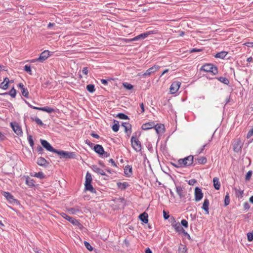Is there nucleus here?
<instances>
[{
    "label": "nucleus",
    "mask_w": 253,
    "mask_h": 253,
    "mask_svg": "<svg viewBox=\"0 0 253 253\" xmlns=\"http://www.w3.org/2000/svg\"><path fill=\"white\" fill-rule=\"evenodd\" d=\"M55 153L59 156L60 159H75L76 157V153L74 152L56 150Z\"/></svg>",
    "instance_id": "obj_1"
},
{
    "label": "nucleus",
    "mask_w": 253,
    "mask_h": 253,
    "mask_svg": "<svg viewBox=\"0 0 253 253\" xmlns=\"http://www.w3.org/2000/svg\"><path fill=\"white\" fill-rule=\"evenodd\" d=\"M136 136V132L134 133L130 140L131 146L136 152H140L142 149L141 144L140 141L137 138Z\"/></svg>",
    "instance_id": "obj_2"
},
{
    "label": "nucleus",
    "mask_w": 253,
    "mask_h": 253,
    "mask_svg": "<svg viewBox=\"0 0 253 253\" xmlns=\"http://www.w3.org/2000/svg\"><path fill=\"white\" fill-rule=\"evenodd\" d=\"M201 71H204L206 72H211L215 75L217 74V68L212 64H206L203 65L200 68Z\"/></svg>",
    "instance_id": "obj_3"
},
{
    "label": "nucleus",
    "mask_w": 253,
    "mask_h": 253,
    "mask_svg": "<svg viewBox=\"0 0 253 253\" xmlns=\"http://www.w3.org/2000/svg\"><path fill=\"white\" fill-rule=\"evenodd\" d=\"M181 168L187 167L192 165L194 163V157L189 155L183 159H179Z\"/></svg>",
    "instance_id": "obj_4"
},
{
    "label": "nucleus",
    "mask_w": 253,
    "mask_h": 253,
    "mask_svg": "<svg viewBox=\"0 0 253 253\" xmlns=\"http://www.w3.org/2000/svg\"><path fill=\"white\" fill-rule=\"evenodd\" d=\"M60 215L63 218H64L65 219L69 221L70 222H71L74 225L77 226L79 227L80 228L82 227V225L80 223L79 221L78 220L76 219V218L68 215L64 212L61 213Z\"/></svg>",
    "instance_id": "obj_5"
},
{
    "label": "nucleus",
    "mask_w": 253,
    "mask_h": 253,
    "mask_svg": "<svg viewBox=\"0 0 253 253\" xmlns=\"http://www.w3.org/2000/svg\"><path fill=\"white\" fill-rule=\"evenodd\" d=\"M51 54H50V51L48 50H44L42 52L39 57L38 58L35 59V61H38L40 62H43L48 57H49Z\"/></svg>",
    "instance_id": "obj_6"
},
{
    "label": "nucleus",
    "mask_w": 253,
    "mask_h": 253,
    "mask_svg": "<svg viewBox=\"0 0 253 253\" xmlns=\"http://www.w3.org/2000/svg\"><path fill=\"white\" fill-rule=\"evenodd\" d=\"M40 141L42 146L47 151L55 153L57 149H54L48 141L42 139Z\"/></svg>",
    "instance_id": "obj_7"
},
{
    "label": "nucleus",
    "mask_w": 253,
    "mask_h": 253,
    "mask_svg": "<svg viewBox=\"0 0 253 253\" xmlns=\"http://www.w3.org/2000/svg\"><path fill=\"white\" fill-rule=\"evenodd\" d=\"M2 195L11 204H17L18 201L14 198V196L8 192H3Z\"/></svg>",
    "instance_id": "obj_8"
},
{
    "label": "nucleus",
    "mask_w": 253,
    "mask_h": 253,
    "mask_svg": "<svg viewBox=\"0 0 253 253\" xmlns=\"http://www.w3.org/2000/svg\"><path fill=\"white\" fill-rule=\"evenodd\" d=\"M160 68V67L158 65H155L152 67L147 69L146 72L142 74V76L145 77L151 75L152 73L156 72Z\"/></svg>",
    "instance_id": "obj_9"
},
{
    "label": "nucleus",
    "mask_w": 253,
    "mask_h": 253,
    "mask_svg": "<svg viewBox=\"0 0 253 253\" xmlns=\"http://www.w3.org/2000/svg\"><path fill=\"white\" fill-rule=\"evenodd\" d=\"M181 85V83L179 81H175L173 82L170 87V91L171 94H174L176 93L177 90L179 89L180 86Z\"/></svg>",
    "instance_id": "obj_10"
},
{
    "label": "nucleus",
    "mask_w": 253,
    "mask_h": 253,
    "mask_svg": "<svg viewBox=\"0 0 253 253\" xmlns=\"http://www.w3.org/2000/svg\"><path fill=\"white\" fill-rule=\"evenodd\" d=\"M10 125H11V126L13 130L14 131V132L16 134H17L18 135H22V134L23 133L22 129L17 123H16L15 122L11 123Z\"/></svg>",
    "instance_id": "obj_11"
},
{
    "label": "nucleus",
    "mask_w": 253,
    "mask_h": 253,
    "mask_svg": "<svg viewBox=\"0 0 253 253\" xmlns=\"http://www.w3.org/2000/svg\"><path fill=\"white\" fill-rule=\"evenodd\" d=\"M195 200L196 201H200L203 197V193L201 188L196 187L195 188Z\"/></svg>",
    "instance_id": "obj_12"
},
{
    "label": "nucleus",
    "mask_w": 253,
    "mask_h": 253,
    "mask_svg": "<svg viewBox=\"0 0 253 253\" xmlns=\"http://www.w3.org/2000/svg\"><path fill=\"white\" fill-rule=\"evenodd\" d=\"M176 192L180 199H183L185 196V190L183 187L176 185Z\"/></svg>",
    "instance_id": "obj_13"
},
{
    "label": "nucleus",
    "mask_w": 253,
    "mask_h": 253,
    "mask_svg": "<svg viewBox=\"0 0 253 253\" xmlns=\"http://www.w3.org/2000/svg\"><path fill=\"white\" fill-rule=\"evenodd\" d=\"M243 146V143L242 141L238 139L234 143L233 145V150L235 152H240L241 149L242 147Z\"/></svg>",
    "instance_id": "obj_14"
},
{
    "label": "nucleus",
    "mask_w": 253,
    "mask_h": 253,
    "mask_svg": "<svg viewBox=\"0 0 253 253\" xmlns=\"http://www.w3.org/2000/svg\"><path fill=\"white\" fill-rule=\"evenodd\" d=\"M155 126V122L153 121L149 122L148 123H146L143 124L141 126V128L143 130H147L152 128H154Z\"/></svg>",
    "instance_id": "obj_15"
},
{
    "label": "nucleus",
    "mask_w": 253,
    "mask_h": 253,
    "mask_svg": "<svg viewBox=\"0 0 253 253\" xmlns=\"http://www.w3.org/2000/svg\"><path fill=\"white\" fill-rule=\"evenodd\" d=\"M154 128L158 134L162 133L165 131V126L162 124H155Z\"/></svg>",
    "instance_id": "obj_16"
},
{
    "label": "nucleus",
    "mask_w": 253,
    "mask_h": 253,
    "mask_svg": "<svg viewBox=\"0 0 253 253\" xmlns=\"http://www.w3.org/2000/svg\"><path fill=\"white\" fill-rule=\"evenodd\" d=\"M37 163L40 166H42L45 168L47 167L49 163L43 157H40L37 159Z\"/></svg>",
    "instance_id": "obj_17"
},
{
    "label": "nucleus",
    "mask_w": 253,
    "mask_h": 253,
    "mask_svg": "<svg viewBox=\"0 0 253 253\" xmlns=\"http://www.w3.org/2000/svg\"><path fill=\"white\" fill-rule=\"evenodd\" d=\"M18 86L20 88L22 94L25 97L28 98L29 91L26 88L24 87V86L22 83H19L18 84Z\"/></svg>",
    "instance_id": "obj_18"
},
{
    "label": "nucleus",
    "mask_w": 253,
    "mask_h": 253,
    "mask_svg": "<svg viewBox=\"0 0 253 253\" xmlns=\"http://www.w3.org/2000/svg\"><path fill=\"white\" fill-rule=\"evenodd\" d=\"M68 211L72 214H76L79 212H82L80 207L78 206H76L73 208H70L67 209Z\"/></svg>",
    "instance_id": "obj_19"
},
{
    "label": "nucleus",
    "mask_w": 253,
    "mask_h": 253,
    "mask_svg": "<svg viewBox=\"0 0 253 253\" xmlns=\"http://www.w3.org/2000/svg\"><path fill=\"white\" fill-rule=\"evenodd\" d=\"M124 173L126 176L129 177L132 174V167L130 165H127L125 167Z\"/></svg>",
    "instance_id": "obj_20"
},
{
    "label": "nucleus",
    "mask_w": 253,
    "mask_h": 253,
    "mask_svg": "<svg viewBox=\"0 0 253 253\" xmlns=\"http://www.w3.org/2000/svg\"><path fill=\"white\" fill-rule=\"evenodd\" d=\"M93 150L96 153H97L99 155H102L104 153V148L101 145L96 144L94 145Z\"/></svg>",
    "instance_id": "obj_21"
},
{
    "label": "nucleus",
    "mask_w": 253,
    "mask_h": 253,
    "mask_svg": "<svg viewBox=\"0 0 253 253\" xmlns=\"http://www.w3.org/2000/svg\"><path fill=\"white\" fill-rule=\"evenodd\" d=\"M91 169L94 172L98 174H99L101 175H106L104 170L101 169L99 168V167H98V166L96 165H92Z\"/></svg>",
    "instance_id": "obj_22"
},
{
    "label": "nucleus",
    "mask_w": 253,
    "mask_h": 253,
    "mask_svg": "<svg viewBox=\"0 0 253 253\" xmlns=\"http://www.w3.org/2000/svg\"><path fill=\"white\" fill-rule=\"evenodd\" d=\"M209 205H210L209 200L207 198L205 199L203 204V206L202 208L205 211V213L207 214H209Z\"/></svg>",
    "instance_id": "obj_23"
},
{
    "label": "nucleus",
    "mask_w": 253,
    "mask_h": 253,
    "mask_svg": "<svg viewBox=\"0 0 253 253\" xmlns=\"http://www.w3.org/2000/svg\"><path fill=\"white\" fill-rule=\"evenodd\" d=\"M6 95H10L12 98H15L16 95V90L13 87L9 92H6L2 93H0V95L4 96Z\"/></svg>",
    "instance_id": "obj_24"
},
{
    "label": "nucleus",
    "mask_w": 253,
    "mask_h": 253,
    "mask_svg": "<svg viewBox=\"0 0 253 253\" xmlns=\"http://www.w3.org/2000/svg\"><path fill=\"white\" fill-rule=\"evenodd\" d=\"M84 190L89 191L92 193H96V191L92 186L91 183H84Z\"/></svg>",
    "instance_id": "obj_25"
},
{
    "label": "nucleus",
    "mask_w": 253,
    "mask_h": 253,
    "mask_svg": "<svg viewBox=\"0 0 253 253\" xmlns=\"http://www.w3.org/2000/svg\"><path fill=\"white\" fill-rule=\"evenodd\" d=\"M171 225L176 232H182L184 230V229L181 226L180 223L179 222H176L175 221Z\"/></svg>",
    "instance_id": "obj_26"
},
{
    "label": "nucleus",
    "mask_w": 253,
    "mask_h": 253,
    "mask_svg": "<svg viewBox=\"0 0 253 253\" xmlns=\"http://www.w3.org/2000/svg\"><path fill=\"white\" fill-rule=\"evenodd\" d=\"M139 218L144 223L146 224L148 222V215L145 212L140 214L139 216Z\"/></svg>",
    "instance_id": "obj_27"
},
{
    "label": "nucleus",
    "mask_w": 253,
    "mask_h": 253,
    "mask_svg": "<svg viewBox=\"0 0 253 253\" xmlns=\"http://www.w3.org/2000/svg\"><path fill=\"white\" fill-rule=\"evenodd\" d=\"M195 162L198 164H205L207 162V159L205 157L195 158Z\"/></svg>",
    "instance_id": "obj_28"
},
{
    "label": "nucleus",
    "mask_w": 253,
    "mask_h": 253,
    "mask_svg": "<svg viewBox=\"0 0 253 253\" xmlns=\"http://www.w3.org/2000/svg\"><path fill=\"white\" fill-rule=\"evenodd\" d=\"M147 38L145 33H142L138 36L134 37L132 39L129 40V41H136L139 40L144 39Z\"/></svg>",
    "instance_id": "obj_29"
},
{
    "label": "nucleus",
    "mask_w": 253,
    "mask_h": 253,
    "mask_svg": "<svg viewBox=\"0 0 253 253\" xmlns=\"http://www.w3.org/2000/svg\"><path fill=\"white\" fill-rule=\"evenodd\" d=\"M26 183L27 185H28L29 186L31 187H33L35 186L36 185V182L33 179L29 177V176H27L26 178Z\"/></svg>",
    "instance_id": "obj_30"
},
{
    "label": "nucleus",
    "mask_w": 253,
    "mask_h": 253,
    "mask_svg": "<svg viewBox=\"0 0 253 253\" xmlns=\"http://www.w3.org/2000/svg\"><path fill=\"white\" fill-rule=\"evenodd\" d=\"M213 186L215 189L219 190L220 188V183L219 181V179L215 177L213 178Z\"/></svg>",
    "instance_id": "obj_31"
},
{
    "label": "nucleus",
    "mask_w": 253,
    "mask_h": 253,
    "mask_svg": "<svg viewBox=\"0 0 253 253\" xmlns=\"http://www.w3.org/2000/svg\"><path fill=\"white\" fill-rule=\"evenodd\" d=\"M117 184L118 188L120 189L121 190H125L129 186L128 183L126 182H118Z\"/></svg>",
    "instance_id": "obj_32"
},
{
    "label": "nucleus",
    "mask_w": 253,
    "mask_h": 253,
    "mask_svg": "<svg viewBox=\"0 0 253 253\" xmlns=\"http://www.w3.org/2000/svg\"><path fill=\"white\" fill-rule=\"evenodd\" d=\"M113 124H114L112 126V130L114 132H118L119 129V127H120L119 121L117 120H114L113 121Z\"/></svg>",
    "instance_id": "obj_33"
},
{
    "label": "nucleus",
    "mask_w": 253,
    "mask_h": 253,
    "mask_svg": "<svg viewBox=\"0 0 253 253\" xmlns=\"http://www.w3.org/2000/svg\"><path fill=\"white\" fill-rule=\"evenodd\" d=\"M122 126L124 127L126 133H127L128 131L131 130V125L129 123H123L122 124Z\"/></svg>",
    "instance_id": "obj_34"
},
{
    "label": "nucleus",
    "mask_w": 253,
    "mask_h": 253,
    "mask_svg": "<svg viewBox=\"0 0 253 253\" xmlns=\"http://www.w3.org/2000/svg\"><path fill=\"white\" fill-rule=\"evenodd\" d=\"M215 79H217V80H218L221 83H222L228 85L229 84V80L226 77H216Z\"/></svg>",
    "instance_id": "obj_35"
},
{
    "label": "nucleus",
    "mask_w": 253,
    "mask_h": 253,
    "mask_svg": "<svg viewBox=\"0 0 253 253\" xmlns=\"http://www.w3.org/2000/svg\"><path fill=\"white\" fill-rule=\"evenodd\" d=\"M233 190L235 192V195L238 198H242L243 197V190H239L236 187L234 188Z\"/></svg>",
    "instance_id": "obj_36"
},
{
    "label": "nucleus",
    "mask_w": 253,
    "mask_h": 253,
    "mask_svg": "<svg viewBox=\"0 0 253 253\" xmlns=\"http://www.w3.org/2000/svg\"><path fill=\"white\" fill-rule=\"evenodd\" d=\"M227 54V52L224 51H222L216 53L214 57L216 58L223 59Z\"/></svg>",
    "instance_id": "obj_37"
},
{
    "label": "nucleus",
    "mask_w": 253,
    "mask_h": 253,
    "mask_svg": "<svg viewBox=\"0 0 253 253\" xmlns=\"http://www.w3.org/2000/svg\"><path fill=\"white\" fill-rule=\"evenodd\" d=\"M31 119L32 121H34L36 124L40 126H42L44 124L42 122L38 117H31Z\"/></svg>",
    "instance_id": "obj_38"
},
{
    "label": "nucleus",
    "mask_w": 253,
    "mask_h": 253,
    "mask_svg": "<svg viewBox=\"0 0 253 253\" xmlns=\"http://www.w3.org/2000/svg\"><path fill=\"white\" fill-rule=\"evenodd\" d=\"M92 180L91 174L89 172H87L85 176V180L84 183H91Z\"/></svg>",
    "instance_id": "obj_39"
},
{
    "label": "nucleus",
    "mask_w": 253,
    "mask_h": 253,
    "mask_svg": "<svg viewBox=\"0 0 253 253\" xmlns=\"http://www.w3.org/2000/svg\"><path fill=\"white\" fill-rule=\"evenodd\" d=\"M116 117L122 120H129V118L123 113H119L116 115Z\"/></svg>",
    "instance_id": "obj_40"
},
{
    "label": "nucleus",
    "mask_w": 253,
    "mask_h": 253,
    "mask_svg": "<svg viewBox=\"0 0 253 253\" xmlns=\"http://www.w3.org/2000/svg\"><path fill=\"white\" fill-rule=\"evenodd\" d=\"M86 88L87 90L90 93H93L95 90L94 85L92 84H89L87 85Z\"/></svg>",
    "instance_id": "obj_41"
},
{
    "label": "nucleus",
    "mask_w": 253,
    "mask_h": 253,
    "mask_svg": "<svg viewBox=\"0 0 253 253\" xmlns=\"http://www.w3.org/2000/svg\"><path fill=\"white\" fill-rule=\"evenodd\" d=\"M187 251V249L186 247L184 245H181L180 247H179L178 249V253H186Z\"/></svg>",
    "instance_id": "obj_42"
},
{
    "label": "nucleus",
    "mask_w": 253,
    "mask_h": 253,
    "mask_svg": "<svg viewBox=\"0 0 253 253\" xmlns=\"http://www.w3.org/2000/svg\"><path fill=\"white\" fill-rule=\"evenodd\" d=\"M43 111L46 112L48 113H51L52 112H55V110L48 106H45L43 107Z\"/></svg>",
    "instance_id": "obj_43"
},
{
    "label": "nucleus",
    "mask_w": 253,
    "mask_h": 253,
    "mask_svg": "<svg viewBox=\"0 0 253 253\" xmlns=\"http://www.w3.org/2000/svg\"><path fill=\"white\" fill-rule=\"evenodd\" d=\"M211 139H212V138H211V139L210 140H209V142L208 144H206L205 145H204L201 148L199 149V150H197V154L198 155L201 154V153H203V151L204 150V149H205V147L208 145V144L211 141Z\"/></svg>",
    "instance_id": "obj_44"
},
{
    "label": "nucleus",
    "mask_w": 253,
    "mask_h": 253,
    "mask_svg": "<svg viewBox=\"0 0 253 253\" xmlns=\"http://www.w3.org/2000/svg\"><path fill=\"white\" fill-rule=\"evenodd\" d=\"M230 203L229 194L228 193H226V195L224 198V206H227Z\"/></svg>",
    "instance_id": "obj_45"
},
{
    "label": "nucleus",
    "mask_w": 253,
    "mask_h": 253,
    "mask_svg": "<svg viewBox=\"0 0 253 253\" xmlns=\"http://www.w3.org/2000/svg\"><path fill=\"white\" fill-rule=\"evenodd\" d=\"M24 70L27 72H28L30 75L32 74V70L31 69V65L28 64L25 65L24 67Z\"/></svg>",
    "instance_id": "obj_46"
},
{
    "label": "nucleus",
    "mask_w": 253,
    "mask_h": 253,
    "mask_svg": "<svg viewBox=\"0 0 253 253\" xmlns=\"http://www.w3.org/2000/svg\"><path fill=\"white\" fill-rule=\"evenodd\" d=\"M123 86L127 89L130 90L133 88V85L128 83H124Z\"/></svg>",
    "instance_id": "obj_47"
},
{
    "label": "nucleus",
    "mask_w": 253,
    "mask_h": 253,
    "mask_svg": "<svg viewBox=\"0 0 253 253\" xmlns=\"http://www.w3.org/2000/svg\"><path fill=\"white\" fill-rule=\"evenodd\" d=\"M84 245L85 248L89 251H92L93 250V247L90 245V244L88 242L84 241Z\"/></svg>",
    "instance_id": "obj_48"
},
{
    "label": "nucleus",
    "mask_w": 253,
    "mask_h": 253,
    "mask_svg": "<svg viewBox=\"0 0 253 253\" xmlns=\"http://www.w3.org/2000/svg\"><path fill=\"white\" fill-rule=\"evenodd\" d=\"M28 141L29 143L30 146L33 148L34 145V142L32 138V135H29L28 136Z\"/></svg>",
    "instance_id": "obj_49"
},
{
    "label": "nucleus",
    "mask_w": 253,
    "mask_h": 253,
    "mask_svg": "<svg viewBox=\"0 0 253 253\" xmlns=\"http://www.w3.org/2000/svg\"><path fill=\"white\" fill-rule=\"evenodd\" d=\"M34 176L40 179H42L44 177V174L42 172H36Z\"/></svg>",
    "instance_id": "obj_50"
},
{
    "label": "nucleus",
    "mask_w": 253,
    "mask_h": 253,
    "mask_svg": "<svg viewBox=\"0 0 253 253\" xmlns=\"http://www.w3.org/2000/svg\"><path fill=\"white\" fill-rule=\"evenodd\" d=\"M8 87V85L7 84V83H4V82H2L0 84V88L3 90H6L7 89Z\"/></svg>",
    "instance_id": "obj_51"
},
{
    "label": "nucleus",
    "mask_w": 253,
    "mask_h": 253,
    "mask_svg": "<svg viewBox=\"0 0 253 253\" xmlns=\"http://www.w3.org/2000/svg\"><path fill=\"white\" fill-rule=\"evenodd\" d=\"M247 238L249 242H252L253 240V231L252 232L248 233Z\"/></svg>",
    "instance_id": "obj_52"
},
{
    "label": "nucleus",
    "mask_w": 253,
    "mask_h": 253,
    "mask_svg": "<svg viewBox=\"0 0 253 253\" xmlns=\"http://www.w3.org/2000/svg\"><path fill=\"white\" fill-rule=\"evenodd\" d=\"M253 172L252 170H249L246 175L245 179L246 181H249L252 175Z\"/></svg>",
    "instance_id": "obj_53"
},
{
    "label": "nucleus",
    "mask_w": 253,
    "mask_h": 253,
    "mask_svg": "<svg viewBox=\"0 0 253 253\" xmlns=\"http://www.w3.org/2000/svg\"><path fill=\"white\" fill-rule=\"evenodd\" d=\"M181 224L182 226H183L185 228H187L188 226V223L186 220L185 219H182L181 221Z\"/></svg>",
    "instance_id": "obj_54"
},
{
    "label": "nucleus",
    "mask_w": 253,
    "mask_h": 253,
    "mask_svg": "<svg viewBox=\"0 0 253 253\" xmlns=\"http://www.w3.org/2000/svg\"><path fill=\"white\" fill-rule=\"evenodd\" d=\"M171 164L172 166H173L175 168H181L179 160L175 163H171Z\"/></svg>",
    "instance_id": "obj_55"
},
{
    "label": "nucleus",
    "mask_w": 253,
    "mask_h": 253,
    "mask_svg": "<svg viewBox=\"0 0 253 253\" xmlns=\"http://www.w3.org/2000/svg\"><path fill=\"white\" fill-rule=\"evenodd\" d=\"M163 217L165 219H168L169 217V212H167L165 210L163 211Z\"/></svg>",
    "instance_id": "obj_56"
},
{
    "label": "nucleus",
    "mask_w": 253,
    "mask_h": 253,
    "mask_svg": "<svg viewBox=\"0 0 253 253\" xmlns=\"http://www.w3.org/2000/svg\"><path fill=\"white\" fill-rule=\"evenodd\" d=\"M253 135V127L251 129H250L247 133V137L248 138H250L251 136Z\"/></svg>",
    "instance_id": "obj_57"
},
{
    "label": "nucleus",
    "mask_w": 253,
    "mask_h": 253,
    "mask_svg": "<svg viewBox=\"0 0 253 253\" xmlns=\"http://www.w3.org/2000/svg\"><path fill=\"white\" fill-rule=\"evenodd\" d=\"M37 151L39 154H42L43 149L42 147L40 145H39L37 148Z\"/></svg>",
    "instance_id": "obj_58"
},
{
    "label": "nucleus",
    "mask_w": 253,
    "mask_h": 253,
    "mask_svg": "<svg viewBox=\"0 0 253 253\" xmlns=\"http://www.w3.org/2000/svg\"><path fill=\"white\" fill-rule=\"evenodd\" d=\"M145 33V34L146 35L147 37H148L150 35L156 34V31H154V30H152V31H147V32H146Z\"/></svg>",
    "instance_id": "obj_59"
},
{
    "label": "nucleus",
    "mask_w": 253,
    "mask_h": 253,
    "mask_svg": "<svg viewBox=\"0 0 253 253\" xmlns=\"http://www.w3.org/2000/svg\"><path fill=\"white\" fill-rule=\"evenodd\" d=\"M243 207L245 210H248L250 208V206L249 203L246 202L244 203Z\"/></svg>",
    "instance_id": "obj_60"
},
{
    "label": "nucleus",
    "mask_w": 253,
    "mask_h": 253,
    "mask_svg": "<svg viewBox=\"0 0 253 253\" xmlns=\"http://www.w3.org/2000/svg\"><path fill=\"white\" fill-rule=\"evenodd\" d=\"M82 72L83 74H84L85 75H87L88 73V68L86 67H83L82 70Z\"/></svg>",
    "instance_id": "obj_61"
},
{
    "label": "nucleus",
    "mask_w": 253,
    "mask_h": 253,
    "mask_svg": "<svg viewBox=\"0 0 253 253\" xmlns=\"http://www.w3.org/2000/svg\"><path fill=\"white\" fill-rule=\"evenodd\" d=\"M182 233L184 234V235L188 239L191 240V237H190V235L186 231H185L184 229L182 231Z\"/></svg>",
    "instance_id": "obj_62"
},
{
    "label": "nucleus",
    "mask_w": 253,
    "mask_h": 253,
    "mask_svg": "<svg viewBox=\"0 0 253 253\" xmlns=\"http://www.w3.org/2000/svg\"><path fill=\"white\" fill-rule=\"evenodd\" d=\"M109 162L111 163L112 166L115 167H117V164H116V163L115 162V161H114V160L113 159H110L109 160Z\"/></svg>",
    "instance_id": "obj_63"
},
{
    "label": "nucleus",
    "mask_w": 253,
    "mask_h": 253,
    "mask_svg": "<svg viewBox=\"0 0 253 253\" xmlns=\"http://www.w3.org/2000/svg\"><path fill=\"white\" fill-rule=\"evenodd\" d=\"M85 143L90 147H91L93 145V144L88 139H86L85 141Z\"/></svg>",
    "instance_id": "obj_64"
}]
</instances>
